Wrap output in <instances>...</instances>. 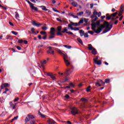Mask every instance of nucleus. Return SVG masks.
<instances>
[{
	"label": "nucleus",
	"instance_id": "47",
	"mask_svg": "<svg viewBox=\"0 0 124 124\" xmlns=\"http://www.w3.org/2000/svg\"><path fill=\"white\" fill-rule=\"evenodd\" d=\"M84 37L88 38L89 37V35L88 34V33H85L84 35Z\"/></svg>",
	"mask_w": 124,
	"mask_h": 124
},
{
	"label": "nucleus",
	"instance_id": "43",
	"mask_svg": "<svg viewBox=\"0 0 124 124\" xmlns=\"http://www.w3.org/2000/svg\"><path fill=\"white\" fill-rule=\"evenodd\" d=\"M40 33H41V34H42L43 35H46V32L42 31L40 32Z\"/></svg>",
	"mask_w": 124,
	"mask_h": 124
},
{
	"label": "nucleus",
	"instance_id": "8",
	"mask_svg": "<svg viewBox=\"0 0 124 124\" xmlns=\"http://www.w3.org/2000/svg\"><path fill=\"white\" fill-rule=\"evenodd\" d=\"M91 14H92V12L89 10H85V12L83 16L84 17H90L91 16Z\"/></svg>",
	"mask_w": 124,
	"mask_h": 124
},
{
	"label": "nucleus",
	"instance_id": "61",
	"mask_svg": "<svg viewBox=\"0 0 124 124\" xmlns=\"http://www.w3.org/2000/svg\"><path fill=\"white\" fill-rule=\"evenodd\" d=\"M58 74H59L60 75H61V76H63V73L59 72Z\"/></svg>",
	"mask_w": 124,
	"mask_h": 124
},
{
	"label": "nucleus",
	"instance_id": "14",
	"mask_svg": "<svg viewBox=\"0 0 124 124\" xmlns=\"http://www.w3.org/2000/svg\"><path fill=\"white\" fill-rule=\"evenodd\" d=\"M9 86V84L8 83H4L1 86V89L3 90L4 88H7V87Z\"/></svg>",
	"mask_w": 124,
	"mask_h": 124
},
{
	"label": "nucleus",
	"instance_id": "3",
	"mask_svg": "<svg viewBox=\"0 0 124 124\" xmlns=\"http://www.w3.org/2000/svg\"><path fill=\"white\" fill-rule=\"evenodd\" d=\"M50 36L49 37V39H52L55 37V34L56 33V30L54 28H50V31H49Z\"/></svg>",
	"mask_w": 124,
	"mask_h": 124
},
{
	"label": "nucleus",
	"instance_id": "27",
	"mask_svg": "<svg viewBox=\"0 0 124 124\" xmlns=\"http://www.w3.org/2000/svg\"><path fill=\"white\" fill-rule=\"evenodd\" d=\"M78 41L81 44V45H83V41H82V40L80 38H78L77 39Z\"/></svg>",
	"mask_w": 124,
	"mask_h": 124
},
{
	"label": "nucleus",
	"instance_id": "31",
	"mask_svg": "<svg viewBox=\"0 0 124 124\" xmlns=\"http://www.w3.org/2000/svg\"><path fill=\"white\" fill-rule=\"evenodd\" d=\"M62 26H58L57 27V31H62Z\"/></svg>",
	"mask_w": 124,
	"mask_h": 124
},
{
	"label": "nucleus",
	"instance_id": "33",
	"mask_svg": "<svg viewBox=\"0 0 124 124\" xmlns=\"http://www.w3.org/2000/svg\"><path fill=\"white\" fill-rule=\"evenodd\" d=\"M90 91H91V86H89L87 87L86 89V92H87V93H89L90 92Z\"/></svg>",
	"mask_w": 124,
	"mask_h": 124
},
{
	"label": "nucleus",
	"instance_id": "48",
	"mask_svg": "<svg viewBox=\"0 0 124 124\" xmlns=\"http://www.w3.org/2000/svg\"><path fill=\"white\" fill-rule=\"evenodd\" d=\"M56 20L58 22H60V23H62V20L61 19H60V18H57Z\"/></svg>",
	"mask_w": 124,
	"mask_h": 124
},
{
	"label": "nucleus",
	"instance_id": "23",
	"mask_svg": "<svg viewBox=\"0 0 124 124\" xmlns=\"http://www.w3.org/2000/svg\"><path fill=\"white\" fill-rule=\"evenodd\" d=\"M77 15H79V16H82L84 15V12H80L77 14Z\"/></svg>",
	"mask_w": 124,
	"mask_h": 124
},
{
	"label": "nucleus",
	"instance_id": "13",
	"mask_svg": "<svg viewBox=\"0 0 124 124\" xmlns=\"http://www.w3.org/2000/svg\"><path fill=\"white\" fill-rule=\"evenodd\" d=\"M97 12L96 10H94L93 12V15L91 16V18H97Z\"/></svg>",
	"mask_w": 124,
	"mask_h": 124
},
{
	"label": "nucleus",
	"instance_id": "28",
	"mask_svg": "<svg viewBox=\"0 0 124 124\" xmlns=\"http://www.w3.org/2000/svg\"><path fill=\"white\" fill-rule=\"evenodd\" d=\"M79 30H80V28L75 27L73 28L72 31H79Z\"/></svg>",
	"mask_w": 124,
	"mask_h": 124
},
{
	"label": "nucleus",
	"instance_id": "55",
	"mask_svg": "<svg viewBox=\"0 0 124 124\" xmlns=\"http://www.w3.org/2000/svg\"><path fill=\"white\" fill-rule=\"evenodd\" d=\"M61 32H62V33H64L65 32H67V31H66V30L63 29V31H61Z\"/></svg>",
	"mask_w": 124,
	"mask_h": 124
},
{
	"label": "nucleus",
	"instance_id": "36",
	"mask_svg": "<svg viewBox=\"0 0 124 124\" xmlns=\"http://www.w3.org/2000/svg\"><path fill=\"white\" fill-rule=\"evenodd\" d=\"M109 82H110V79L107 78V79H105V83H107V84H108V83H109Z\"/></svg>",
	"mask_w": 124,
	"mask_h": 124
},
{
	"label": "nucleus",
	"instance_id": "10",
	"mask_svg": "<svg viewBox=\"0 0 124 124\" xmlns=\"http://www.w3.org/2000/svg\"><path fill=\"white\" fill-rule=\"evenodd\" d=\"M93 61L96 64H97L98 65H100V64H101V61H98V57H96L93 59Z\"/></svg>",
	"mask_w": 124,
	"mask_h": 124
},
{
	"label": "nucleus",
	"instance_id": "17",
	"mask_svg": "<svg viewBox=\"0 0 124 124\" xmlns=\"http://www.w3.org/2000/svg\"><path fill=\"white\" fill-rule=\"evenodd\" d=\"M88 50L89 51H93V49L94 48L92 44H88Z\"/></svg>",
	"mask_w": 124,
	"mask_h": 124
},
{
	"label": "nucleus",
	"instance_id": "40",
	"mask_svg": "<svg viewBox=\"0 0 124 124\" xmlns=\"http://www.w3.org/2000/svg\"><path fill=\"white\" fill-rule=\"evenodd\" d=\"M68 28H70V29H71V30H72V29H73V27H72V25H71V22L70 24H69L68 25Z\"/></svg>",
	"mask_w": 124,
	"mask_h": 124
},
{
	"label": "nucleus",
	"instance_id": "35",
	"mask_svg": "<svg viewBox=\"0 0 124 124\" xmlns=\"http://www.w3.org/2000/svg\"><path fill=\"white\" fill-rule=\"evenodd\" d=\"M29 124H36V123L34 120H32L29 122Z\"/></svg>",
	"mask_w": 124,
	"mask_h": 124
},
{
	"label": "nucleus",
	"instance_id": "49",
	"mask_svg": "<svg viewBox=\"0 0 124 124\" xmlns=\"http://www.w3.org/2000/svg\"><path fill=\"white\" fill-rule=\"evenodd\" d=\"M18 43H23L24 41L23 40L19 39L18 40Z\"/></svg>",
	"mask_w": 124,
	"mask_h": 124
},
{
	"label": "nucleus",
	"instance_id": "42",
	"mask_svg": "<svg viewBox=\"0 0 124 124\" xmlns=\"http://www.w3.org/2000/svg\"><path fill=\"white\" fill-rule=\"evenodd\" d=\"M12 33H13V34H14V35H17V34H18V32L15 31H12Z\"/></svg>",
	"mask_w": 124,
	"mask_h": 124
},
{
	"label": "nucleus",
	"instance_id": "59",
	"mask_svg": "<svg viewBox=\"0 0 124 124\" xmlns=\"http://www.w3.org/2000/svg\"><path fill=\"white\" fill-rule=\"evenodd\" d=\"M18 100H19V98H16V99H15V102H16V101H18Z\"/></svg>",
	"mask_w": 124,
	"mask_h": 124
},
{
	"label": "nucleus",
	"instance_id": "12",
	"mask_svg": "<svg viewBox=\"0 0 124 124\" xmlns=\"http://www.w3.org/2000/svg\"><path fill=\"white\" fill-rule=\"evenodd\" d=\"M47 124H56L57 123H56V121H55L54 120L52 119H49L47 120Z\"/></svg>",
	"mask_w": 124,
	"mask_h": 124
},
{
	"label": "nucleus",
	"instance_id": "15",
	"mask_svg": "<svg viewBox=\"0 0 124 124\" xmlns=\"http://www.w3.org/2000/svg\"><path fill=\"white\" fill-rule=\"evenodd\" d=\"M31 23L33 25V26H34L35 27H40V26L42 25L40 23H36L35 21H32Z\"/></svg>",
	"mask_w": 124,
	"mask_h": 124
},
{
	"label": "nucleus",
	"instance_id": "54",
	"mask_svg": "<svg viewBox=\"0 0 124 124\" xmlns=\"http://www.w3.org/2000/svg\"><path fill=\"white\" fill-rule=\"evenodd\" d=\"M88 33H90V34H93V33H94V32H93L92 31H88Z\"/></svg>",
	"mask_w": 124,
	"mask_h": 124
},
{
	"label": "nucleus",
	"instance_id": "11",
	"mask_svg": "<svg viewBox=\"0 0 124 124\" xmlns=\"http://www.w3.org/2000/svg\"><path fill=\"white\" fill-rule=\"evenodd\" d=\"M71 73H72V71H71L70 69H69L68 70H66L65 72V75L66 76H69Z\"/></svg>",
	"mask_w": 124,
	"mask_h": 124
},
{
	"label": "nucleus",
	"instance_id": "45",
	"mask_svg": "<svg viewBox=\"0 0 124 124\" xmlns=\"http://www.w3.org/2000/svg\"><path fill=\"white\" fill-rule=\"evenodd\" d=\"M57 35L62 36V31H58L57 33Z\"/></svg>",
	"mask_w": 124,
	"mask_h": 124
},
{
	"label": "nucleus",
	"instance_id": "16",
	"mask_svg": "<svg viewBox=\"0 0 124 124\" xmlns=\"http://www.w3.org/2000/svg\"><path fill=\"white\" fill-rule=\"evenodd\" d=\"M40 63L41 66L43 67V68H44V64H46L47 63V61L46 60H44V61H41Z\"/></svg>",
	"mask_w": 124,
	"mask_h": 124
},
{
	"label": "nucleus",
	"instance_id": "1",
	"mask_svg": "<svg viewBox=\"0 0 124 124\" xmlns=\"http://www.w3.org/2000/svg\"><path fill=\"white\" fill-rule=\"evenodd\" d=\"M100 25V22L97 21L96 23H92L91 24L92 26V30L94 31L95 33H100L101 31H102V30L106 28V30L103 31V33H106V32H108L109 31L111 30L112 28H110V25L108 22L105 23V26L103 25H101L97 30H95V28H96L97 26H99Z\"/></svg>",
	"mask_w": 124,
	"mask_h": 124
},
{
	"label": "nucleus",
	"instance_id": "41",
	"mask_svg": "<svg viewBox=\"0 0 124 124\" xmlns=\"http://www.w3.org/2000/svg\"><path fill=\"white\" fill-rule=\"evenodd\" d=\"M95 86H96V87H101V85L99 84V82H96L95 83Z\"/></svg>",
	"mask_w": 124,
	"mask_h": 124
},
{
	"label": "nucleus",
	"instance_id": "7",
	"mask_svg": "<svg viewBox=\"0 0 124 124\" xmlns=\"http://www.w3.org/2000/svg\"><path fill=\"white\" fill-rule=\"evenodd\" d=\"M71 113L74 116L78 114V109L76 108H71Z\"/></svg>",
	"mask_w": 124,
	"mask_h": 124
},
{
	"label": "nucleus",
	"instance_id": "34",
	"mask_svg": "<svg viewBox=\"0 0 124 124\" xmlns=\"http://www.w3.org/2000/svg\"><path fill=\"white\" fill-rule=\"evenodd\" d=\"M68 80H69L68 78H65V80L62 81L61 82H62V83H65V82H67V81H68Z\"/></svg>",
	"mask_w": 124,
	"mask_h": 124
},
{
	"label": "nucleus",
	"instance_id": "20",
	"mask_svg": "<svg viewBox=\"0 0 124 124\" xmlns=\"http://www.w3.org/2000/svg\"><path fill=\"white\" fill-rule=\"evenodd\" d=\"M40 7L42 8V10L44 11H48V9L46 8V7L44 6H41Z\"/></svg>",
	"mask_w": 124,
	"mask_h": 124
},
{
	"label": "nucleus",
	"instance_id": "50",
	"mask_svg": "<svg viewBox=\"0 0 124 124\" xmlns=\"http://www.w3.org/2000/svg\"><path fill=\"white\" fill-rule=\"evenodd\" d=\"M50 77L51 78H52L53 80H56V77L54 76L53 75H51Z\"/></svg>",
	"mask_w": 124,
	"mask_h": 124
},
{
	"label": "nucleus",
	"instance_id": "22",
	"mask_svg": "<svg viewBox=\"0 0 124 124\" xmlns=\"http://www.w3.org/2000/svg\"><path fill=\"white\" fill-rule=\"evenodd\" d=\"M119 13H122V14L124 13V7H123V6H121Z\"/></svg>",
	"mask_w": 124,
	"mask_h": 124
},
{
	"label": "nucleus",
	"instance_id": "32",
	"mask_svg": "<svg viewBox=\"0 0 124 124\" xmlns=\"http://www.w3.org/2000/svg\"><path fill=\"white\" fill-rule=\"evenodd\" d=\"M34 31H35V29H34V28H32L31 29V31L32 32V33H34V34H36V33Z\"/></svg>",
	"mask_w": 124,
	"mask_h": 124
},
{
	"label": "nucleus",
	"instance_id": "25",
	"mask_svg": "<svg viewBox=\"0 0 124 124\" xmlns=\"http://www.w3.org/2000/svg\"><path fill=\"white\" fill-rule=\"evenodd\" d=\"M117 14H118V13L116 12L113 14H112L110 16H111V18H114V17H115V16H117Z\"/></svg>",
	"mask_w": 124,
	"mask_h": 124
},
{
	"label": "nucleus",
	"instance_id": "51",
	"mask_svg": "<svg viewBox=\"0 0 124 124\" xmlns=\"http://www.w3.org/2000/svg\"><path fill=\"white\" fill-rule=\"evenodd\" d=\"M66 33H67L68 34H71L72 35H73V33H72V32H71V31L66 32Z\"/></svg>",
	"mask_w": 124,
	"mask_h": 124
},
{
	"label": "nucleus",
	"instance_id": "63",
	"mask_svg": "<svg viewBox=\"0 0 124 124\" xmlns=\"http://www.w3.org/2000/svg\"><path fill=\"white\" fill-rule=\"evenodd\" d=\"M16 48H17V50H21V47L20 46H17Z\"/></svg>",
	"mask_w": 124,
	"mask_h": 124
},
{
	"label": "nucleus",
	"instance_id": "4",
	"mask_svg": "<svg viewBox=\"0 0 124 124\" xmlns=\"http://www.w3.org/2000/svg\"><path fill=\"white\" fill-rule=\"evenodd\" d=\"M47 48L48 49V50L46 51V54H47V55H55V51L53 50V47L48 46Z\"/></svg>",
	"mask_w": 124,
	"mask_h": 124
},
{
	"label": "nucleus",
	"instance_id": "60",
	"mask_svg": "<svg viewBox=\"0 0 124 124\" xmlns=\"http://www.w3.org/2000/svg\"><path fill=\"white\" fill-rule=\"evenodd\" d=\"M70 86L71 87H73V88L74 87V85H73V83H70Z\"/></svg>",
	"mask_w": 124,
	"mask_h": 124
},
{
	"label": "nucleus",
	"instance_id": "6",
	"mask_svg": "<svg viewBox=\"0 0 124 124\" xmlns=\"http://www.w3.org/2000/svg\"><path fill=\"white\" fill-rule=\"evenodd\" d=\"M26 1H27L28 3H29L31 8V9L32 10H34V11H37L38 9H37V8L34 7V4H33V3L31 2V1H30L26 0Z\"/></svg>",
	"mask_w": 124,
	"mask_h": 124
},
{
	"label": "nucleus",
	"instance_id": "37",
	"mask_svg": "<svg viewBox=\"0 0 124 124\" xmlns=\"http://www.w3.org/2000/svg\"><path fill=\"white\" fill-rule=\"evenodd\" d=\"M48 28H47V27L46 26H44L43 27H42V29L43 30V31H46V30H47Z\"/></svg>",
	"mask_w": 124,
	"mask_h": 124
},
{
	"label": "nucleus",
	"instance_id": "38",
	"mask_svg": "<svg viewBox=\"0 0 124 124\" xmlns=\"http://www.w3.org/2000/svg\"><path fill=\"white\" fill-rule=\"evenodd\" d=\"M53 74H52L51 73H46V75L47 76H49V77H51Z\"/></svg>",
	"mask_w": 124,
	"mask_h": 124
},
{
	"label": "nucleus",
	"instance_id": "2",
	"mask_svg": "<svg viewBox=\"0 0 124 124\" xmlns=\"http://www.w3.org/2000/svg\"><path fill=\"white\" fill-rule=\"evenodd\" d=\"M57 52L59 53V54H61V55H62V56L63 57L64 62L67 66V67H68L69 65H70V62L69 61V58H68V56L67 55L64 54V53H63L62 52V50L60 49H57Z\"/></svg>",
	"mask_w": 124,
	"mask_h": 124
},
{
	"label": "nucleus",
	"instance_id": "5",
	"mask_svg": "<svg viewBox=\"0 0 124 124\" xmlns=\"http://www.w3.org/2000/svg\"><path fill=\"white\" fill-rule=\"evenodd\" d=\"M32 119H34V116H33L32 114H28L25 119V123L30 122L31 119L32 120Z\"/></svg>",
	"mask_w": 124,
	"mask_h": 124
},
{
	"label": "nucleus",
	"instance_id": "56",
	"mask_svg": "<svg viewBox=\"0 0 124 124\" xmlns=\"http://www.w3.org/2000/svg\"><path fill=\"white\" fill-rule=\"evenodd\" d=\"M38 47H43V48H46V46H43V45H40Z\"/></svg>",
	"mask_w": 124,
	"mask_h": 124
},
{
	"label": "nucleus",
	"instance_id": "26",
	"mask_svg": "<svg viewBox=\"0 0 124 124\" xmlns=\"http://www.w3.org/2000/svg\"><path fill=\"white\" fill-rule=\"evenodd\" d=\"M72 26H74V27H77L78 26V23L71 22Z\"/></svg>",
	"mask_w": 124,
	"mask_h": 124
},
{
	"label": "nucleus",
	"instance_id": "64",
	"mask_svg": "<svg viewBox=\"0 0 124 124\" xmlns=\"http://www.w3.org/2000/svg\"><path fill=\"white\" fill-rule=\"evenodd\" d=\"M18 116H17L16 117H15L13 119L15 121V120H17V119H18Z\"/></svg>",
	"mask_w": 124,
	"mask_h": 124
},
{
	"label": "nucleus",
	"instance_id": "9",
	"mask_svg": "<svg viewBox=\"0 0 124 124\" xmlns=\"http://www.w3.org/2000/svg\"><path fill=\"white\" fill-rule=\"evenodd\" d=\"M10 108L11 109H14L16 108V106L17 105V103L14 104L13 102H10L9 103Z\"/></svg>",
	"mask_w": 124,
	"mask_h": 124
},
{
	"label": "nucleus",
	"instance_id": "52",
	"mask_svg": "<svg viewBox=\"0 0 124 124\" xmlns=\"http://www.w3.org/2000/svg\"><path fill=\"white\" fill-rule=\"evenodd\" d=\"M83 23H84V20L81 19L79 21L78 24H83Z\"/></svg>",
	"mask_w": 124,
	"mask_h": 124
},
{
	"label": "nucleus",
	"instance_id": "21",
	"mask_svg": "<svg viewBox=\"0 0 124 124\" xmlns=\"http://www.w3.org/2000/svg\"><path fill=\"white\" fill-rule=\"evenodd\" d=\"M92 54L93 55H96V54H97V52H96V50L95 49V48H93L92 49Z\"/></svg>",
	"mask_w": 124,
	"mask_h": 124
},
{
	"label": "nucleus",
	"instance_id": "46",
	"mask_svg": "<svg viewBox=\"0 0 124 124\" xmlns=\"http://www.w3.org/2000/svg\"><path fill=\"white\" fill-rule=\"evenodd\" d=\"M97 16L98 17H100V16H101V12H99V13H97Z\"/></svg>",
	"mask_w": 124,
	"mask_h": 124
},
{
	"label": "nucleus",
	"instance_id": "24",
	"mask_svg": "<svg viewBox=\"0 0 124 124\" xmlns=\"http://www.w3.org/2000/svg\"><path fill=\"white\" fill-rule=\"evenodd\" d=\"M63 47H65V48H66L67 49H71V48H72V47L71 46H67V45H64Z\"/></svg>",
	"mask_w": 124,
	"mask_h": 124
},
{
	"label": "nucleus",
	"instance_id": "30",
	"mask_svg": "<svg viewBox=\"0 0 124 124\" xmlns=\"http://www.w3.org/2000/svg\"><path fill=\"white\" fill-rule=\"evenodd\" d=\"M16 19H19V14H18V12H16Z\"/></svg>",
	"mask_w": 124,
	"mask_h": 124
},
{
	"label": "nucleus",
	"instance_id": "62",
	"mask_svg": "<svg viewBox=\"0 0 124 124\" xmlns=\"http://www.w3.org/2000/svg\"><path fill=\"white\" fill-rule=\"evenodd\" d=\"M65 97L66 98H69V95H68V94H66V95H65Z\"/></svg>",
	"mask_w": 124,
	"mask_h": 124
},
{
	"label": "nucleus",
	"instance_id": "39",
	"mask_svg": "<svg viewBox=\"0 0 124 124\" xmlns=\"http://www.w3.org/2000/svg\"><path fill=\"white\" fill-rule=\"evenodd\" d=\"M98 18L97 17H95L94 19H93L92 20V23H95L94 22H95L96 21V20H97Z\"/></svg>",
	"mask_w": 124,
	"mask_h": 124
},
{
	"label": "nucleus",
	"instance_id": "53",
	"mask_svg": "<svg viewBox=\"0 0 124 124\" xmlns=\"http://www.w3.org/2000/svg\"><path fill=\"white\" fill-rule=\"evenodd\" d=\"M79 33H80V34H82L83 33H85V32L83 30H80Z\"/></svg>",
	"mask_w": 124,
	"mask_h": 124
},
{
	"label": "nucleus",
	"instance_id": "44",
	"mask_svg": "<svg viewBox=\"0 0 124 124\" xmlns=\"http://www.w3.org/2000/svg\"><path fill=\"white\" fill-rule=\"evenodd\" d=\"M112 18V16H107L106 19L107 20H110V19H111Z\"/></svg>",
	"mask_w": 124,
	"mask_h": 124
},
{
	"label": "nucleus",
	"instance_id": "18",
	"mask_svg": "<svg viewBox=\"0 0 124 124\" xmlns=\"http://www.w3.org/2000/svg\"><path fill=\"white\" fill-rule=\"evenodd\" d=\"M38 115L40 116L42 119H45V118H46V115L42 114L40 111H38Z\"/></svg>",
	"mask_w": 124,
	"mask_h": 124
},
{
	"label": "nucleus",
	"instance_id": "58",
	"mask_svg": "<svg viewBox=\"0 0 124 124\" xmlns=\"http://www.w3.org/2000/svg\"><path fill=\"white\" fill-rule=\"evenodd\" d=\"M11 36L10 35H8L6 36V39H9V38H10Z\"/></svg>",
	"mask_w": 124,
	"mask_h": 124
},
{
	"label": "nucleus",
	"instance_id": "29",
	"mask_svg": "<svg viewBox=\"0 0 124 124\" xmlns=\"http://www.w3.org/2000/svg\"><path fill=\"white\" fill-rule=\"evenodd\" d=\"M81 101H83V102H87V101H88V99H86V98H82L80 99Z\"/></svg>",
	"mask_w": 124,
	"mask_h": 124
},
{
	"label": "nucleus",
	"instance_id": "57",
	"mask_svg": "<svg viewBox=\"0 0 124 124\" xmlns=\"http://www.w3.org/2000/svg\"><path fill=\"white\" fill-rule=\"evenodd\" d=\"M9 25H10V26H12V27H13V26H14V24H13V23H12V22H9Z\"/></svg>",
	"mask_w": 124,
	"mask_h": 124
},
{
	"label": "nucleus",
	"instance_id": "19",
	"mask_svg": "<svg viewBox=\"0 0 124 124\" xmlns=\"http://www.w3.org/2000/svg\"><path fill=\"white\" fill-rule=\"evenodd\" d=\"M72 5H73V6H74V7H77L78 6V3H77V2H75V1H73L72 2Z\"/></svg>",
	"mask_w": 124,
	"mask_h": 124
}]
</instances>
